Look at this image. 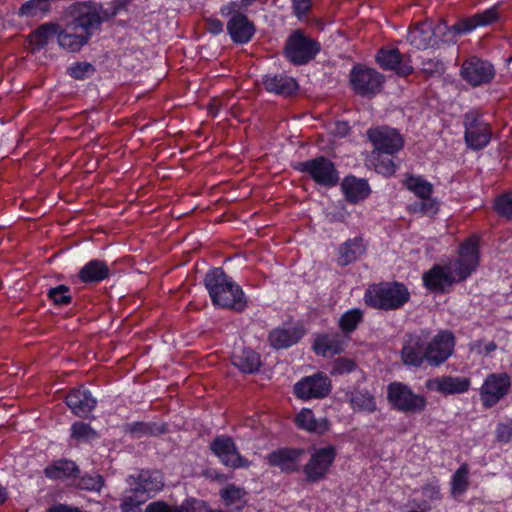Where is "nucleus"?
<instances>
[{
  "label": "nucleus",
  "instance_id": "obj_3",
  "mask_svg": "<svg viewBox=\"0 0 512 512\" xmlns=\"http://www.w3.org/2000/svg\"><path fill=\"white\" fill-rule=\"evenodd\" d=\"M410 299L407 287L399 282H382L369 286L364 295L365 303L379 310H397Z\"/></svg>",
  "mask_w": 512,
  "mask_h": 512
},
{
  "label": "nucleus",
  "instance_id": "obj_49",
  "mask_svg": "<svg viewBox=\"0 0 512 512\" xmlns=\"http://www.w3.org/2000/svg\"><path fill=\"white\" fill-rule=\"evenodd\" d=\"M423 501H426V506H430V502L441 500L440 486L437 481H431L422 487Z\"/></svg>",
  "mask_w": 512,
  "mask_h": 512
},
{
  "label": "nucleus",
  "instance_id": "obj_48",
  "mask_svg": "<svg viewBox=\"0 0 512 512\" xmlns=\"http://www.w3.org/2000/svg\"><path fill=\"white\" fill-rule=\"evenodd\" d=\"M421 70L427 76L432 77L436 75H441L444 70V63L439 59H424L421 63Z\"/></svg>",
  "mask_w": 512,
  "mask_h": 512
},
{
  "label": "nucleus",
  "instance_id": "obj_57",
  "mask_svg": "<svg viewBox=\"0 0 512 512\" xmlns=\"http://www.w3.org/2000/svg\"><path fill=\"white\" fill-rule=\"evenodd\" d=\"M206 24L207 30L214 35H217L223 31V23L217 18H207Z\"/></svg>",
  "mask_w": 512,
  "mask_h": 512
},
{
  "label": "nucleus",
  "instance_id": "obj_43",
  "mask_svg": "<svg viewBox=\"0 0 512 512\" xmlns=\"http://www.w3.org/2000/svg\"><path fill=\"white\" fill-rule=\"evenodd\" d=\"M357 368V364L354 360L339 357L335 359L331 364L330 374L332 376H340L353 372Z\"/></svg>",
  "mask_w": 512,
  "mask_h": 512
},
{
  "label": "nucleus",
  "instance_id": "obj_24",
  "mask_svg": "<svg viewBox=\"0 0 512 512\" xmlns=\"http://www.w3.org/2000/svg\"><path fill=\"white\" fill-rule=\"evenodd\" d=\"M96 403L91 392L83 388L72 389L66 396L67 406L79 417L87 416L95 408Z\"/></svg>",
  "mask_w": 512,
  "mask_h": 512
},
{
  "label": "nucleus",
  "instance_id": "obj_23",
  "mask_svg": "<svg viewBox=\"0 0 512 512\" xmlns=\"http://www.w3.org/2000/svg\"><path fill=\"white\" fill-rule=\"evenodd\" d=\"M303 453L302 449L281 448L271 452L267 461L270 466L279 467L285 473H293L299 471V460Z\"/></svg>",
  "mask_w": 512,
  "mask_h": 512
},
{
  "label": "nucleus",
  "instance_id": "obj_32",
  "mask_svg": "<svg viewBox=\"0 0 512 512\" xmlns=\"http://www.w3.org/2000/svg\"><path fill=\"white\" fill-rule=\"evenodd\" d=\"M295 421L299 428L319 435L327 432L330 427L327 418L324 417L317 419L310 409H302L296 415Z\"/></svg>",
  "mask_w": 512,
  "mask_h": 512
},
{
  "label": "nucleus",
  "instance_id": "obj_31",
  "mask_svg": "<svg viewBox=\"0 0 512 512\" xmlns=\"http://www.w3.org/2000/svg\"><path fill=\"white\" fill-rule=\"evenodd\" d=\"M127 481L131 486V491L135 493L157 491L163 486L159 474L149 471H141L137 477L129 476Z\"/></svg>",
  "mask_w": 512,
  "mask_h": 512
},
{
  "label": "nucleus",
  "instance_id": "obj_56",
  "mask_svg": "<svg viewBox=\"0 0 512 512\" xmlns=\"http://www.w3.org/2000/svg\"><path fill=\"white\" fill-rule=\"evenodd\" d=\"M241 9H242V7L239 2L232 1V2L221 7L220 14L223 17H228V16L232 17L233 15H236V14H242L240 12Z\"/></svg>",
  "mask_w": 512,
  "mask_h": 512
},
{
  "label": "nucleus",
  "instance_id": "obj_37",
  "mask_svg": "<svg viewBox=\"0 0 512 512\" xmlns=\"http://www.w3.org/2000/svg\"><path fill=\"white\" fill-rule=\"evenodd\" d=\"M61 26L54 22L41 24L36 30L29 34V42L37 49L43 48L54 37L59 35Z\"/></svg>",
  "mask_w": 512,
  "mask_h": 512
},
{
  "label": "nucleus",
  "instance_id": "obj_11",
  "mask_svg": "<svg viewBox=\"0 0 512 512\" xmlns=\"http://www.w3.org/2000/svg\"><path fill=\"white\" fill-rule=\"evenodd\" d=\"M510 387L511 379L507 373L489 374L480 389L482 405L492 408L509 393Z\"/></svg>",
  "mask_w": 512,
  "mask_h": 512
},
{
  "label": "nucleus",
  "instance_id": "obj_14",
  "mask_svg": "<svg viewBox=\"0 0 512 512\" xmlns=\"http://www.w3.org/2000/svg\"><path fill=\"white\" fill-rule=\"evenodd\" d=\"M331 388L329 377L322 372H318L297 382L294 386V393L303 400L321 399L331 392Z\"/></svg>",
  "mask_w": 512,
  "mask_h": 512
},
{
  "label": "nucleus",
  "instance_id": "obj_16",
  "mask_svg": "<svg viewBox=\"0 0 512 512\" xmlns=\"http://www.w3.org/2000/svg\"><path fill=\"white\" fill-rule=\"evenodd\" d=\"M454 345V335L449 331H441L431 341L427 340L426 362L433 367L440 366L451 356Z\"/></svg>",
  "mask_w": 512,
  "mask_h": 512
},
{
  "label": "nucleus",
  "instance_id": "obj_36",
  "mask_svg": "<svg viewBox=\"0 0 512 512\" xmlns=\"http://www.w3.org/2000/svg\"><path fill=\"white\" fill-rule=\"evenodd\" d=\"M79 472L78 466L70 460L55 461L44 469L45 476L53 480L76 478Z\"/></svg>",
  "mask_w": 512,
  "mask_h": 512
},
{
  "label": "nucleus",
  "instance_id": "obj_28",
  "mask_svg": "<svg viewBox=\"0 0 512 512\" xmlns=\"http://www.w3.org/2000/svg\"><path fill=\"white\" fill-rule=\"evenodd\" d=\"M305 330L302 326L289 328H276L269 333V343L275 349H285L296 343L304 336Z\"/></svg>",
  "mask_w": 512,
  "mask_h": 512
},
{
  "label": "nucleus",
  "instance_id": "obj_50",
  "mask_svg": "<svg viewBox=\"0 0 512 512\" xmlns=\"http://www.w3.org/2000/svg\"><path fill=\"white\" fill-rule=\"evenodd\" d=\"M137 494L131 491V489L125 492L120 505L121 512H134L138 508L143 500L138 499Z\"/></svg>",
  "mask_w": 512,
  "mask_h": 512
},
{
  "label": "nucleus",
  "instance_id": "obj_15",
  "mask_svg": "<svg viewBox=\"0 0 512 512\" xmlns=\"http://www.w3.org/2000/svg\"><path fill=\"white\" fill-rule=\"evenodd\" d=\"M461 77L476 87L490 83L495 77V69L490 62L471 56L461 66Z\"/></svg>",
  "mask_w": 512,
  "mask_h": 512
},
{
  "label": "nucleus",
  "instance_id": "obj_52",
  "mask_svg": "<svg viewBox=\"0 0 512 512\" xmlns=\"http://www.w3.org/2000/svg\"><path fill=\"white\" fill-rule=\"evenodd\" d=\"M83 487L88 490L100 491L104 485V479L101 475H89L82 478Z\"/></svg>",
  "mask_w": 512,
  "mask_h": 512
},
{
  "label": "nucleus",
  "instance_id": "obj_8",
  "mask_svg": "<svg viewBox=\"0 0 512 512\" xmlns=\"http://www.w3.org/2000/svg\"><path fill=\"white\" fill-rule=\"evenodd\" d=\"M464 139L466 145L475 151L485 148L492 137L490 124L485 122L476 112H469L464 117Z\"/></svg>",
  "mask_w": 512,
  "mask_h": 512
},
{
  "label": "nucleus",
  "instance_id": "obj_5",
  "mask_svg": "<svg viewBox=\"0 0 512 512\" xmlns=\"http://www.w3.org/2000/svg\"><path fill=\"white\" fill-rule=\"evenodd\" d=\"M294 169L307 174L315 183L323 187H334L339 182V173L335 164L325 156L297 162Z\"/></svg>",
  "mask_w": 512,
  "mask_h": 512
},
{
  "label": "nucleus",
  "instance_id": "obj_33",
  "mask_svg": "<svg viewBox=\"0 0 512 512\" xmlns=\"http://www.w3.org/2000/svg\"><path fill=\"white\" fill-rule=\"evenodd\" d=\"M366 252V245L361 237L348 239L339 247L338 263L341 266H347L355 262Z\"/></svg>",
  "mask_w": 512,
  "mask_h": 512
},
{
  "label": "nucleus",
  "instance_id": "obj_54",
  "mask_svg": "<svg viewBox=\"0 0 512 512\" xmlns=\"http://www.w3.org/2000/svg\"><path fill=\"white\" fill-rule=\"evenodd\" d=\"M375 170L383 175H392L396 170V165L391 159L378 160L375 164Z\"/></svg>",
  "mask_w": 512,
  "mask_h": 512
},
{
  "label": "nucleus",
  "instance_id": "obj_51",
  "mask_svg": "<svg viewBox=\"0 0 512 512\" xmlns=\"http://www.w3.org/2000/svg\"><path fill=\"white\" fill-rule=\"evenodd\" d=\"M496 438L502 443L512 441V420H507L498 424L496 429Z\"/></svg>",
  "mask_w": 512,
  "mask_h": 512
},
{
  "label": "nucleus",
  "instance_id": "obj_58",
  "mask_svg": "<svg viewBox=\"0 0 512 512\" xmlns=\"http://www.w3.org/2000/svg\"><path fill=\"white\" fill-rule=\"evenodd\" d=\"M148 431L149 427L145 423H135L131 428V432L136 435L146 434Z\"/></svg>",
  "mask_w": 512,
  "mask_h": 512
},
{
  "label": "nucleus",
  "instance_id": "obj_9",
  "mask_svg": "<svg viewBox=\"0 0 512 512\" xmlns=\"http://www.w3.org/2000/svg\"><path fill=\"white\" fill-rule=\"evenodd\" d=\"M367 137L374 147L373 153H377L378 155H393L401 150L404 144L400 133L396 129L388 126L368 129Z\"/></svg>",
  "mask_w": 512,
  "mask_h": 512
},
{
  "label": "nucleus",
  "instance_id": "obj_46",
  "mask_svg": "<svg viewBox=\"0 0 512 512\" xmlns=\"http://www.w3.org/2000/svg\"><path fill=\"white\" fill-rule=\"evenodd\" d=\"M69 287L66 285H58L48 291V297L56 305H68L72 302V297L69 294Z\"/></svg>",
  "mask_w": 512,
  "mask_h": 512
},
{
  "label": "nucleus",
  "instance_id": "obj_55",
  "mask_svg": "<svg viewBox=\"0 0 512 512\" xmlns=\"http://www.w3.org/2000/svg\"><path fill=\"white\" fill-rule=\"evenodd\" d=\"M473 349L480 355H489L497 349V344L494 341L484 344L483 340H477L473 343Z\"/></svg>",
  "mask_w": 512,
  "mask_h": 512
},
{
  "label": "nucleus",
  "instance_id": "obj_1",
  "mask_svg": "<svg viewBox=\"0 0 512 512\" xmlns=\"http://www.w3.org/2000/svg\"><path fill=\"white\" fill-rule=\"evenodd\" d=\"M479 263V239L469 237L459 248V256L447 265H434L423 274L425 287L434 293H443L454 282H462L474 272Z\"/></svg>",
  "mask_w": 512,
  "mask_h": 512
},
{
  "label": "nucleus",
  "instance_id": "obj_26",
  "mask_svg": "<svg viewBox=\"0 0 512 512\" xmlns=\"http://www.w3.org/2000/svg\"><path fill=\"white\" fill-rule=\"evenodd\" d=\"M255 30V25L245 14L233 15L227 23V31L235 43L249 42Z\"/></svg>",
  "mask_w": 512,
  "mask_h": 512
},
{
  "label": "nucleus",
  "instance_id": "obj_38",
  "mask_svg": "<svg viewBox=\"0 0 512 512\" xmlns=\"http://www.w3.org/2000/svg\"><path fill=\"white\" fill-rule=\"evenodd\" d=\"M246 491L237 487L233 484L227 485L220 492V496L224 501L225 505L231 507L233 510L239 512L246 505Z\"/></svg>",
  "mask_w": 512,
  "mask_h": 512
},
{
  "label": "nucleus",
  "instance_id": "obj_2",
  "mask_svg": "<svg viewBox=\"0 0 512 512\" xmlns=\"http://www.w3.org/2000/svg\"><path fill=\"white\" fill-rule=\"evenodd\" d=\"M204 284L215 306L235 312H242L246 308L243 290L222 268L210 270L205 275Z\"/></svg>",
  "mask_w": 512,
  "mask_h": 512
},
{
  "label": "nucleus",
  "instance_id": "obj_10",
  "mask_svg": "<svg viewBox=\"0 0 512 512\" xmlns=\"http://www.w3.org/2000/svg\"><path fill=\"white\" fill-rule=\"evenodd\" d=\"M210 450L219 458L221 463L227 467L238 469L247 468L251 462L244 458L234 440L230 436H217L210 443Z\"/></svg>",
  "mask_w": 512,
  "mask_h": 512
},
{
  "label": "nucleus",
  "instance_id": "obj_41",
  "mask_svg": "<svg viewBox=\"0 0 512 512\" xmlns=\"http://www.w3.org/2000/svg\"><path fill=\"white\" fill-rule=\"evenodd\" d=\"M363 320V313L359 309H352L344 313L339 320V328L345 334L352 333Z\"/></svg>",
  "mask_w": 512,
  "mask_h": 512
},
{
  "label": "nucleus",
  "instance_id": "obj_6",
  "mask_svg": "<svg viewBox=\"0 0 512 512\" xmlns=\"http://www.w3.org/2000/svg\"><path fill=\"white\" fill-rule=\"evenodd\" d=\"M387 398L395 409L404 413H420L427 405L424 396L415 394L408 385L401 382L388 385Z\"/></svg>",
  "mask_w": 512,
  "mask_h": 512
},
{
  "label": "nucleus",
  "instance_id": "obj_60",
  "mask_svg": "<svg viewBox=\"0 0 512 512\" xmlns=\"http://www.w3.org/2000/svg\"><path fill=\"white\" fill-rule=\"evenodd\" d=\"M418 507L421 508V510L412 509L407 512H427L431 508L430 506H426V501H422L421 504H418Z\"/></svg>",
  "mask_w": 512,
  "mask_h": 512
},
{
  "label": "nucleus",
  "instance_id": "obj_20",
  "mask_svg": "<svg viewBox=\"0 0 512 512\" xmlns=\"http://www.w3.org/2000/svg\"><path fill=\"white\" fill-rule=\"evenodd\" d=\"M498 18V7L493 6L471 17L460 19L457 23L452 25L450 29L453 30L454 35L467 34L479 26H486L496 22Z\"/></svg>",
  "mask_w": 512,
  "mask_h": 512
},
{
  "label": "nucleus",
  "instance_id": "obj_42",
  "mask_svg": "<svg viewBox=\"0 0 512 512\" xmlns=\"http://www.w3.org/2000/svg\"><path fill=\"white\" fill-rule=\"evenodd\" d=\"M494 210L500 217L512 219V192L497 196L494 200Z\"/></svg>",
  "mask_w": 512,
  "mask_h": 512
},
{
  "label": "nucleus",
  "instance_id": "obj_47",
  "mask_svg": "<svg viewBox=\"0 0 512 512\" xmlns=\"http://www.w3.org/2000/svg\"><path fill=\"white\" fill-rule=\"evenodd\" d=\"M185 501L180 505H169L164 501H155L147 505L145 512H186Z\"/></svg>",
  "mask_w": 512,
  "mask_h": 512
},
{
  "label": "nucleus",
  "instance_id": "obj_4",
  "mask_svg": "<svg viewBox=\"0 0 512 512\" xmlns=\"http://www.w3.org/2000/svg\"><path fill=\"white\" fill-rule=\"evenodd\" d=\"M319 51V42L305 35L300 29L294 30L288 36L284 47L285 57L294 65L308 63Z\"/></svg>",
  "mask_w": 512,
  "mask_h": 512
},
{
  "label": "nucleus",
  "instance_id": "obj_44",
  "mask_svg": "<svg viewBox=\"0 0 512 512\" xmlns=\"http://www.w3.org/2000/svg\"><path fill=\"white\" fill-rule=\"evenodd\" d=\"M95 72V67L88 62H77L67 69V73L76 80H84Z\"/></svg>",
  "mask_w": 512,
  "mask_h": 512
},
{
  "label": "nucleus",
  "instance_id": "obj_45",
  "mask_svg": "<svg viewBox=\"0 0 512 512\" xmlns=\"http://www.w3.org/2000/svg\"><path fill=\"white\" fill-rule=\"evenodd\" d=\"M95 436V431L87 423L75 422L71 427V437L78 442L90 440Z\"/></svg>",
  "mask_w": 512,
  "mask_h": 512
},
{
  "label": "nucleus",
  "instance_id": "obj_40",
  "mask_svg": "<svg viewBox=\"0 0 512 512\" xmlns=\"http://www.w3.org/2000/svg\"><path fill=\"white\" fill-rule=\"evenodd\" d=\"M468 474L469 468L467 464H462L456 470L451 480V493L453 496L461 495L468 489Z\"/></svg>",
  "mask_w": 512,
  "mask_h": 512
},
{
  "label": "nucleus",
  "instance_id": "obj_29",
  "mask_svg": "<svg viewBox=\"0 0 512 512\" xmlns=\"http://www.w3.org/2000/svg\"><path fill=\"white\" fill-rule=\"evenodd\" d=\"M342 191L346 200L351 204L366 199L371 190L366 180L356 178L355 176H347L341 184Z\"/></svg>",
  "mask_w": 512,
  "mask_h": 512
},
{
  "label": "nucleus",
  "instance_id": "obj_13",
  "mask_svg": "<svg viewBox=\"0 0 512 512\" xmlns=\"http://www.w3.org/2000/svg\"><path fill=\"white\" fill-rule=\"evenodd\" d=\"M427 334L407 333L403 337L401 361L406 366L421 367L427 356Z\"/></svg>",
  "mask_w": 512,
  "mask_h": 512
},
{
  "label": "nucleus",
  "instance_id": "obj_35",
  "mask_svg": "<svg viewBox=\"0 0 512 512\" xmlns=\"http://www.w3.org/2000/svg\"><path fill=\"white\" fill-rule=\"evenodd\" d=\"M89 39L90 38L87 33H83L80 30H71L70 23L66 25L64 30L60 28L58 35L59 45L71 52L79 51L81 47L89 41Z\"/></svg>",
  "mask_w": 512,
  "mask_h": 512
},
{
  "label": "nucleus",
  "instance_id": "obj_12",
  "mask_svg": "<svg viewBox=\"0 0 512 512\" xmlns=\"http://www.w3.org/2000/svg\"><path fill=\"white\" fill-rule=\"evenodd\" d=\"M336 458V449L329 445L315 449L303 471L309 482L315 483L322 480L328 473Z\"/></svg>",
  "mask_w": 512,
  "mask_h": 512
},
{
  "label": "nucleus",
  "instance_id": "obj_7",
  "mask_svg": "<svg viewBox=\"0 0 512 512\" xmlns=\"http://www.w3.org/2000/svg\"><path fill=\"white\" fill-rule=\"evenodd\" d=\"M384 76L372 68L356 65L350 72L352 89L361 96H374L384 84Z\"/></svg>",
  "mask_w": 512,
  "mask_h": 512
},
{
  "label": "nucleus",
  "instance_id": "obj_59",
  "mask_svg": "<svg viewBox=\"0 0 512 512\" xmlns=\"http://www.w3.org/2000/svg\"><path fill=\"white\" fill-rule=\"evenodd\" d=\"M8 494L5 487L0 485V505L3 504L7 500Z\"/></svg>",
  "mask_w": 512,
  "mask_h": 512
},
{
  "label": "nucleus",
  "instance_id": "obj_19",
  "mask_svg": "<svg viewBox=\"0 0 512 512\" xmlns=\"http://www.w3.org/2000/svg\"><path fill=\"white\" fill-rule=\"evenodd\" d=\"M445 22L439 23L433 30L429 23H421L411 28L407 35L408 42L417 49H427L435 45L434 36L437 34L446 35V33H453Z\"/></svg>",
  "mask_w": 512,
  "mask_h": 512
},
{
  "label": "nucleus",
  "instance_id": "obj_21",
  "mask_svg": "<svg viewBox=\"0 0 512 512\" xmlns=\"http://www.w3.org/2000/svg\"><path fill=\"white\" fill-rule=\"evenodd\" d=\"M376 61L383 69L393 70L402 77H406L413 72V67L398 49L381 48L376 55Z\"/></svg>",
  "mask_w": 512,
  "mask_h": 512
},
{
  "label": "nucleus",
  "instance_id": "obj_34",
  "mask_svg": "<svg viewBox=\"0 0 512 512\" xmlns=\"http://www.w3.org/2000/svg\"><path fill=\"white\" fill-rule=\"evenodd\" d=\"M232 364L243 373H255L261 366L260 356L250 348L241 349L232 356Z\"/></svg>",
  "mask_w": 512,
  "mask_h": 512
},
{
  "label": "nucleus",
  "instance_id": "obj_30",
  "mask_svg": "<svg viewBox=\"0 0 512 512\" xmlns=\"http://www.w3.org/2000/svg\"><path fill=\"white\" fill-rule=\"evenodd\" d=\"M110 275L109 266L105 261L93 259L86 263L78 272L82 283H95L107 279Z\"/></svg>",
  "mask_w": 512,
  "mask_h": 512
},
{
  "label": "nucleus",
  "instance_id": "obj_53",
  "mask_svg": "<svg viewBox=\"0 0 512 512\" xmlns=\"http://www.w3.org/2000/svg\"><path fill=\"white\" fill-rule=\"evenodd\" d=\"M312 0H292L294 14L301 19L311 8Z\"/></svg>",
  "mask_w": 512,
  "mask_h": 512
},
{
  "label": "nucleus",
  "instance_id": "obj_17",
  "mask_svg": "<svg viewBox=\"0 0 512 512\" xmlns=\"http://www.w3.org/2000/svg\"><path fill=\"white\" fill-rule=\"evenodd\" d=\"M102 22L99 6L92 2H84L79 5L75 18L69 23L71 30H80L87 33L90 38L100 28Z\"/></svg>",
  "mask_w": 512,
  "mask_h": 512
},
{
  "label": "nucleus",
  "instance_id": "obj_18",
  "mask_svg": "<svg viewBox=\"0 0 512 512\" xmlns=\"http://www.w3.org/2000/svg\"><path fill=\"white\" fill-rule=\"evenodd\" d=\"M405 186L421 199L414 204V210L423 214L433 215L438 211L437 202L431 198L433 186L422 177L410 176L405 180Z\"/></svg>",
  "mask_w": 512,
  "mask_h": 512
},
{
  "label": "nucleus",
  "instance_id": "obj_27",
  "mask_svg": "<svg viewBox=\"0 0 512 512\" xmlns=\"http://www.w3.org/2000/svg\"><path fill=\"white\" fill-rule=\"evenodd\" d=\"M345 337L340 333L318 335L313 343V350L317 355L332 357L344 351Z\"/></svg>",
  "mask_w": 512,
  "mask_h": 512
},
{
  "label": "nucleus",
  "instance_id": "obj_25",
  "mask_svg": "<svg viewBox=\"0 0 512 512\" xmlns=\"http://www.w3.org/2000/svg\"><path fill=\"white\" fill-rule=\"evenodd\" d=\"M262 85L267 92L284 97L291 96L298 90L296 80L283 73L263 76Z\"/></svg>",
  "mask_w": 512,
  "mask_h": 512
},
{
  "label": "nucleus",
  "instance_id": "obj_39",
  "mask_svg": "<svg viewBox=\"0 0 512 512\" xmlns=\"http://www.w3.org/2000/svg\"><path fill=\"white\" fill-rule=\"evenodd\" d=\"M350 404L354 410L374 412L376 402L374 397L366 390L355 389L349 396Z\"/></svg>",
  "mask_w": 512,
  "mask_h": 512
},
{
  "label": "nucleus",
  "instance_id": "obj_22",
  "mask_svg": "<svg viewBox=\"0 0 512 512\" xmlns=\"http://www.w3.org/2000/svg\"><path fill=\"white\" fill-rule=\"evenodd\" d=\"M470 379L467 377L440 376L426 381L429 390L444 395L462 394L469 390Z\"/></svg>",
  "mask_w": 512,
  "mask_h": 512
}]
</instances>
